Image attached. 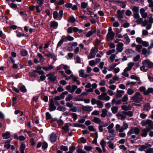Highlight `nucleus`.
Returning <instances> with one entry per match:
<instances>
[{
  "instance_id": "1",
  "label": "nucleus",
  "mask_w": 153,
  "mask_h": 153,
  "mask_svg": "<svg viewBox=\"0 0 153 153\" xmlns=\"http://www.w3.org/2000/svg\"><path fill=\"white\" fill-rule=\"evenodd\" d=\"M114 35L115 33L112 31V27H109L106 35V41L108 42L112 41L114 39Z\"/></svg>"
},
{
  "instance_id": "2",
  "label": "nucleus",
  "mask_w": 153,
  "mask_h": 153,
  "mask_svg": "<svg viewBox=\"0 0 153 153\" xmlns=\"http://www.w3.org/2000/svg\"><path fill=\"white\" fill-rule=\"evenodd\" d=\"M143 99L142 95L139 92H136L132 97L131 100L135 103L140 102Z\"/></svg>"
},
{
  "instance_id": "3",
  "label": "nucleus",
  "mask_w": 153,
  "mask_h": 153,
  "mask_svg": "<svg viewBox=\"0 0 153 153\" xmlns=\"http://www.w3.org/2000/svg\"><path fill=\"white\" fill-rule=\"evenodd\" d=\"M63 13V12L62 10H61L59 11V14L57 12L54 11L53 13V18L58 20H61L62 17Z\"/></svg>"
},
{
  "instance_id": "4",
  "label": "nucleus",
  "mask_w": 153,
  "mask_h": 153,
  "mask_svg": "<svg viewBox=\"0 0 153 153\" xmlns=\"http://www.w3.org/2000/svg\"><path fill=\"white\" fill-rule=\"evenodd\" d=\"M140 132V129L137 127H132L128 132V134L131 135L133 134H138Z\"/></svg>"
},
{
  "instance_id": "5",
  "label": "nucleus",
  "mask_w": 153,
  "mask_h": 153,
  "mask_svg": "<svg viewBox=\"0 0 153 153\" xmlns=\"http://www.w3.org/2000/svg\"><path fill=\"white\" fill-rule=\"evenodd\" d=\"M139 90L140 91L143 92L144 95H148L149 93L153 92V88H150L147 90H146V88L145 87H140Z\"/></svg>"
},
{
  "instance_id": "6",
  "label": "nucleus",
  "mask_w": 153,
  "mask_h": 153,
  "mask_svg": "<svg viewBox=\"0 0 153 153\" xmlns=\"http://www.w3.org/2000/svg\"><path fill=\"white\" fill-rule=\"evenodd\" d=\"M97 51V49L96 48H92L91 50L89 55L88 56V59H90L94 58Z\"/></svg>"
},
{
  "instance_id": "7",
  "label": "nucleus",
  "mask_w": 153,
  "mask_h": 153,
  "mask_svg": "<svg viewBox=\"0 0 153 153\" xmlns=\"http://www.w3.org/2000/svg\"><path fill=\"white\" fill-rule=\"evenodd\" d=\"M107 93H106L105 94L104 93H102L100 95L98 96V98L100 100L108 101L110 99V97L109 96H107Z\"/></svg>"
},
{
  "instance_id": "8",
  "label": "nucleus",
  "mask_w": 153,
  "mask_h": 153,
  "mask_svg": "<svg viewBox=\"0 0 153 153\" xmlns=\"http://www.w3.org/2000/svg\"><path fill=\"white\" fill-rule=\"evenodd\" d=\"M46 76L48 77V79L52 82H55L57 79L56 77L55 76L54 72L47 74Z\"/></svg>"
},
{
  "instance_id": "9",
  "label": "nucleus",
  "mask_w": 153,
  "mask_h": 153,
  "mask_svg": "<svg viewBox=\"0 0 153 153\" xmlns=\"http://www.w3.org/2000/svg\"><path fill=\"white\" fill-rule=\"evenodd\" d=\"M142 64L144 65L147 66V68H151L153 67V63L150 61L148 59L143 60Z\"/></svg>"
},
{
  "instance_id": "10",
  "label": "nucleus",
  "mask_w": 153,
  "mask_h": 153,
  "mask_svg": "<svg viewBox=\"0 0 153 153\" xmlns=\"http://www.w3.org/2000/svg\"><path fill=\"white\" fill-rule=\"evenodd\" d=\"M124 10H118L117 12V14L115 15V16L118 19H122L123 18V15L125 13Z\"/></svg>"
},
{
  "instance_id": "11",
  "label": "nucleus",
  "mask_w": 153,
  "mask_h": 153,
  "mask_svg": "<svg viewBox=\"0 0 153 153\" xmlns=\"http://www.w3.org/2000/svg\"><path fill=\"white\" fill-rule=\"evenodd\" d=\"M117 116L119 119H120L122 121L124 120L126 117L124 111L117 113Z\"/></svg>"
},
{
  "instance_id": "12",
  "label": "nucleus",
  "mask_w": 153,
  "mask_h": 153,
  "mask_svg": "<svg viewBox=\"0 0 153 153\" xmlns=\"http://www.w3.org/2000/svg\"><path fill=\"white\" fill-rule=\"evenodd\" d=\"M49 110L50 111H52L55 110L56 109V107L53 103V100H51L49 104Z\"/></svg>"
},
{
  "instance_id": "13",
  "label": "nucleus",
  "mask_w": 153,
  "mask_h": 153,
  "mask_svg": "<svg viewBox=\"0 0 153 153\" xmlns=\"http://www.w3.org/2000/svg\"><path fill=\"white\" fill-rule=\"evenodd\" d=\"M79 76L80 77H82L83 78H85L90 76L88 74H85V71L83 70H80L79 71Z\"/></svg>"
},
{
  "instance_id": "14",
  "label": "nucleus",
  "mask_w": 153,
  "mask_h": 153,
  "mask_svg": "<svg viewBox=\"0 0 153 153\" xmlns=\"http://www.w3.org/2000/svg\"><path fill=\"white\" fill-rule=\"evenodd\" d=\"M49 140L52 143L55 142L57 139V136L54 133H52L49 136Z\"/></svg>"
},
{
  "instance_id": "15",
  "label": "nucleus",
  "mask_w": 153,
  "mask_h": 153,
  "mask_svg": "<svg viewBox=\"0 0 153 153\" xmlns=\"http://www.w3.org/2000/svg\"><path fill=\"white\" fill-rule=\"evenodd\" d=\"M151 146L152 145L151 144L148 143H147L145 145H143L140 146L138 148V150L139 151H143L144 150V149H147L149 147H151Z\"/></svg>"
},
{
  "instance_id": "16",
  "label": "nucleus",
  "mask_w": 153,
  "mask_h": 153,
  "mask_svg": "<svg viewBox=\"0 0 153 153\" xmlns=\"http://www.w3.org/2000/svg\"><path fill=\"white\" fill-rule=\"evenodd\" d=\"M68 78H70V79H71L72 78L73 81L75 82L78 85H79L80 84V82L79 81L77 80L78 77L74 76V75L73 74H71L70 76L68 77Z\"/></svg>"
},
{
  "instance_id": "17",
  "label": "nucleus",
  "mask_w": 153,
  "mask_h": 153,
  "mask_svg": "<svg viewBox=\"0 0 153 153\" xmlns=\"http://www.w3.org/2000/svg\"><path fill=\"white\" fill-rule=\"evenodd\" d=\"M82 108L83 110L88 112L91 111L93 109L92 106L89 105L82 106Z\"/></svg>"
},
{
  "instance_id": "18",
  "label": "nucleus",
  "mask_w": 153,
  "mask_h": 153,
  "mask_svg": "<svg viewBox=\"0 0 153 153\" xmlns=\"http://www.w3.org/2000/svg\"><path fill=\"white\" fill-rule=\"evenodd\" d=\"M114 126V124L113 123H112L107 127V128L108 130V132L109 133H114L115 131L113 128Z\"/></svg>"
},
{
  "instance_id": "19",
  "label": "nucleus",
  "mask_w": 153,
  "mask_h": 153,
  "mask_svg": "<svg viewBox=\"0 0 153 153\" xmlns=\"http://www.w3.org/2000/svg\"><path fill=\"white\" fill-rule=\"evenodd\" d=\"M123 44L122 42H119L117 44L116 50L118 52H121L123 50Z\"/></svg>"
},
{
  "instance_id": "20",
  "label": "nucleus",
  "mask_w": 153,
  "mask_h": 153,
  "mask_svg": "<svg viewBox=\"0 0 153 153\" xmlns=\"http://www.w3.org/2000/svg\"><path fill=\"white\" fill-rule=\"evenodd\" d=\"M121 108L122 110L123 111H127L131 110L132 108V107L129 104L128 105H122L121 106Z\"/></svg>"
},
{
  "instance_id": "21",
  "label": "nucleus",
  "mask_w": 153,
  "mask_h": 153,
  "mask_svg": "<svg viewBox=\"0 0 153 153\" xmlns=\"http://www.w3.org/2000/svg\"><path fill=\"white\" fill-rule=\"evenodd\" d=\"M100 144L102 147V151L103 152H105V147L106 146V142L103 139L101 140Z\"/></svg>"
},
{
  "instance_id": "22",
  "label": "nucleus",
  "mask_w": 153,
  "mask_h": 153,
  "mask_svg": "<svg viewBox=\"0 0 153 153\" xmlns=\"http://www.w3.org/2000/svg\"><path fill=\"white\" fill-rule=\"evenodd\" d=\"M147 128L149 130V129H153V121L152 120L148 119L147 123Z\"/></svg>"
},
{
  "instance_id": "23",
  "label": "nucleus",
  "mask_w": 153,
  "mask_h": 153,
  "mask_svg": "<svg viewBox=\"0 0 153 153\" xmlns=\"http://www.w3.org/2000/svg\"><path fill=\"white\" fill-rule=\"evenodd\" d=\"M149 131V130H148V128L143 129L142 130V133L141 134V136L142 137H146L148 134L147 132Z\"/></svg>"
},
{
  "instance_id": "24",
  "label": "nucleus",
  "mask_w": 153,
  "mask_h": 153,
  "mask_svg": "<svg viewBox=\"0 0 153 153\" xmlns=\"http://www.w3.org/2000/svg\"><path fill=\"white\" fill-rule=\"evenodd\" d=\"M140 12L141 16L143 18H146L147 17L148 14L147 13L145 12V10L144 8L140 9Z\"/></svg>"
},
{
  "instance_id": "25",
  "label": "nucleus",
  "mask_w": 153,
  "mask_h": 153,
  "mask_svg": "<svg viewBox=\"0 0 153 153\" xmlns=\"http://www.w3.org/2000/svg\"><path fill=\"white\" fill-rule=\"evenodd\" d=\"M111 134L109 135L107 137V139L110 141H113L114 140V137L116 136L115 133H110Z\"/></svg>"
},
{
  "instance_id": "26",
  "label": "nucleus",
  "mask_w": 153,
  "mask_h": 153,
  "mask_svg": "<svg viewBox=\"0 0 153 153\" xmlns=\"http://www.w3.org/2000/svg\"><path fill=\"white\" fill-rule=\"evenodd\" d=\"M149 23L148 24L147 26L146 27V29L148 30L151 29L152 27V24L153 23V18H150L149 20Z\"/></svg>"
},
{
  "instance_id": "27",
  "label": "nucleus",
  "mask_w": 153,
  "mask_h": 153,
  "mask_svg": "<svg viewBox=\"0 0 153 153\" xmlns=\"http://www.w3.org/2000/svg\"><path fill=\"white\" fill-rule=\"evenodd\" d=\"M63 39L65 42L68 41H71L74 40V38L69 35H67L66 36H65Z\"/></svg>"
},
{
  "instance_id": "28",
  "label": "nucleus",
  "mask_w": 153,
  "mask_h": 153,
  "mask_svg": "<svg viewBox=\"0 0 153 153\" xmlns=\"http://www.w3.org/2000/svg\"><path fill=\"white\" fill-rule=\"evenodd\" d=\"M77 87H66L67 89L70 92L72 93L74 92Z\"/></svg>"
},
{
  "instance_id": "29",
  "label": "nucleus",
  "mask_w": 153,
  "mask_h": 153,
  "mask_svg": "<svg viewBox=\"0 0 153 153\" xmlns=\"http://www.w3.org/2000/svg\"><path fill=\"white\" fill-rule=\"evenodd\" d=\"M58 25V23L55 21L51 22V27L56 29L57 28Z\"/></svg>"
},
{
  "instance_id": "30",
  "label": "nucleus",
  "mask_w": 153,
  "mask_h": 153,
  "mask_svg": "<svg viewBox=\"0 0 153 153\" xmlns=\"http://www.w3.org/2000/svg\"><path fill=\"white\" fill-rule=\"evenodd\" d=\"M93 121L94 123L99 125L101 123H102V121L101 120V119L97 117H94L93 120Z\"/></svg>"
},
{
  "instance_id": "31",
  "label": "nucleus",
  "mask_w": 153,
  "mask_h": 153,
  "mask_svg": "<svg viewBox=\"0 0 153 153\" xmlns=\"http://www.w3.org/2000/svg\"><path fill=\"white\" fill-rule=\"evenodd\" d=\"M108 112V110L106 109H103L102 111L101 116L103 118L105 117L107 115Z\"/></svg>"
},
{
  "instance_id": "32",
  "label": "nucleus",
  "mask_w": 153,
  "mask_h": 153,
  "mask_svg": "<svg viewBox=\"0 0 153 153\" xmlns=\"http://www.w3.org/2000/svg\"><path fill=\"white\" fill-rule=\"evenodd\" d=\"M65 37V36H62L61 39L58 42L57 45V48H58L60 47L61 45L62 44L63 42H65V40L64 39V37Z\"/></svg>"
},
{
  "instance_id": "33",
  "label": "nucleus",
  "mask_w": 153,
  "mask_h": 153,
  "mask_svg": "<svg viewBox=\"0 0 153 153\" xmlns=\"http://www.w3.org/2000/svg\"><path fill=\"white\" fill-rule=\"evenodd\" d=\"M123 37L126 40V45H128V44H129L130 42V39H129V37L128 36L127 34H125L123 35Z\"/></svg>"
},
{
  "instance_id": "34",
  "label": "nucleus",
  "mask_w": 153,
  "mask_h": 153,
  "mask_svg": "<svg viewBox=\"0 0 153 153\" xmlns=\"http://www.w3.org/2000/svg\"><path fill=\"white\" fill-rule=\"evenodd\" d=\"M124 92L123 91H117L116 94V97L117 98L121 97L122 96L123 94H124Z\"/></svg>"
},
{
  "instance_id": "35",
  "label": "nucleus",
  "mask_w": 153,
  "mask_h": 153,
  "mask_svg": "<svg viewBox=\"0 0 153 153\" xmlns=\"http://www.w3.org/2000/svg\"><path fill=\"white\" fill-rule=\"evenodd\" d=\"M96 31V30L95 29L91 30L87 33L86 34V36L87 37H89L94 33Z\"/></svg>"
},
{
  "instance_id": "36",
  "label": "nucleus",
  "mask_w": 153,
  "mask_h": 153,
  "mask_svg": "<svg viewBox=\"0 0 153 153\" xmlns=\"http://www.w3.org/2000/svg\"><path fill=\"white\" fill-rule=\"evenodd\" d=\"M2 136L4 139H7L10 137V133L9 132H7L3 134Z\"/></svg>"
},
{
  "instance_id": "37",
  "label": "nucleus",
  "mask_w": 153,
  "mask_h": 153,
  "mask_svg": "<svg viewBox=\"0 0 153 153\" xmlns=\"http://www.w3.org/2000/svg\"><path fill=\"white\" fill-rule=\"evenodd\" d=\"M54 67L51 65H49L48 66L43 67L42 68L45 71H48L53 69Z\"/></svg>"
},
{
  "instance_id": "38",
  "label": "nucleus",
  "mask_w": 153,
  "mask_h": 153,
  "mask_svg": "<svg viewBox=\"0 0 153 153\" xmlns=\"http://www.w3.org/2000/svg\"><path fill=\"white\" fill-rule=\"evenodd\" d=\"M121 100H116L115 98H114L112 100V103L113 104L119 105L121 104Z\"/></svg>"
},
{
  "instance_id": "39",
  "label": "nucleus",
  "mask_w": 153,
  "mask_h": 153,
  "mask_svg": "<svg viewBox=\"0 0 153 153\" xmlns=\"http://www.w3.org/2000/svg\"><path fill=\"white\" fill-rule=\"evenodd\" d=\"M124 111L126 116H128L129 117H132L133 115V112L131 111Z\"/></svg>"
},
{
  "instance_id": "40",
  "label": "nucleus",
  "mask_w": 153,
  "mask_h": 153,
  "mask_svg": "<svg viewBox=\"0 0 153 153\" xmlns=\"http://www.w3.org/2000/svg\"><path fill=\"white\" fill-rule=\"evenodd\" d=\"M10 140L4 143L5 144L4 147L7 149H9L11 147V145L10 144Z\"/></svg>"
},
{
  "instance_id": "41",
  "label": "nucleus",
  "mask_w": 153,
  "mask_h": 153,
  "mask_svg": "<svg viewBox=\"0 0 153 153\" xmlns=\"http://www.w3.org/2000/svg\"><path fill=\"white\" fill-rule=\"evenodd\" d=\"M25 148V145L24 143H22L20 146V150L21 153H25L24 150Z\"/></svg>"
},
{
  "instance_id": "42",
  "label": "nucleus",
  "mask_w": 153,
  "mask_h": 153,
  "mask_svg": "<svg viewBox=\"0 0 153 153\" xmlns=\"http://www.w3.org/2000/svg\"><path fill=\"white\" fill-rule=\"evenodd\" d=\"M96 104L97 105V107L99 108H102L104 106L102 102L99 100L97 101Z\"/></svg>"
},
{
  "instance_id": "43",
  "label": "nucleus",
  "mask_w": 153,
  "mask_h": 153,
  "mask_svg": "<svg viewBox=\"0 0 153 153\" xmlns=\"http://www.w3.org/2000/svg\"><path fill=\"white\" fill-rule=\"evenodd\" d=\"M139 8L138 7L134 6L131 8V10L133 12V13H139Z\"/></svg>"
},
{
  "instance_id": "44",
  "label": "nucleus",
  "mask_w": 153,
  "mask_h": 153,
  "mask_svg": "<svg viewBox=\"0 0 153 153\" xmlns=\"http://www.w3.org/2000/svg\"><path fill=\"white\" fill-rule=\"evenodd\" d=\"M142 48V46L140 45H137L136 47L135 50L138 53H140Z\"/></svg>"
},
{
  "instance_id": "45",
  "label": "nucleus",
  "mask_w": 153,
  "mask_h": 153,
  "mask_svg": "<svg viewBox=\"0 0 153 153\" xmlns=\"http://www.w3.org/2000/svg\"><path fill=\"white\" fill-rule=\"evenodd\" d=\"M142 53L145 56H147L149 54V52H148L146 48H143L142 50Z\"/></svg>"
},
{
  "instance_id": "46",
  "label": "nucleus",
  "mask_w": 153,
  "mask_h": 153,
  "mask_svg": "<svg viewBox=\"0 0 153 153\" xmlns=\"http://www.w3.org/2000/svg\"><path fill=\"white\" fill-rule=\"evenodd\" d=\"M111 110L113 114H116L117 113L118 111V108L117 107L113 106L111 108Z\"/></svg>"
},
{
  "instance_id": "47",
  "label": "nucleus",
  "mask_w": 153,
  "mask_h": 153,
  "mask_svg": "<svg viewBox=\"0 0 153 153\" xmlns=\"http://www.w3.org/2000/svg\"><path fill=\"white\" fill-rule=\"evenodd\" d=\"M59 72L61 73L62 76L63 77L65 78V79L66 80H68L70 79V78H68V75L65 74L63 71H59Z\"/></svg>"
},
{
  "instance_id": "48",
  "label": "nucleus",
  "mask_w": 153,
  "mask_h": 153,
  "mask_svg": "<svg viewBox=\"0 0 153 153\" xmlns=\"http://www.w3.org/2000/svg\"><path fill=\"white\" fill-rule=\"evenodd\" d=\"M134 92V90L131 88H128L127 91V93L129 95H131L133 94Z\"/></svg>"
},
{
  "instance_id": "49",
  "label": "nucleus",
  "mask_w": 153,
  "mask_h": 153,
  "mask_svg": "<svg viewBox=\"0 0 153 153\" xmlns=\"http://www.w3.org/2000/svg\"><path fill=\"white\" fill-rule=\"evenodd\" d=\"M146 65H144L140 67V69L141 71L146 72L147 71L148 68L147 67H146Z\"/></svg>"
},
{
  "instance_id": "50",
  "label": "nucleus",
  "mask_w": 153,
  "mask_h": 153,
  "mask_svg": "<svg viewBox=\"0 0 153 153\" xmlns=\"http://www.w3.org/2000/svg\"><path fill=\"white\" fill-rule=\"evenodd\" d=\"M150 109V104L148 103L146 104L144 106V109L145 110L148 111Z\"/></svg>"
},
{
  "instance_id": "51",
  "label": "nucleus",
  "mask_w": 153,
  "mask_h": 153,
  "mask_svg": "<svg viewBox=\"0 0 153 153\" xmlns=\"http://www.w3.org/2000/svg\"><path fill=\"white\" fill-rule=\"evenodd\" d=\"M71 114L74 121L75 122L78 118L77 115L75 113H72Z\"/></svg>"
},
{
  "instance_id": "52",
  "label": "nucleus",
  "mask_w": 153,
  "mask_h": 153,
  "mask_svg": "<svg viewBox=\"0 0 153 153\" xmlns=\"http://www.w3.org/2000/svg\"><path fill=\"white\" fill-rule=\"evenodd\" d=\"M84 149L88 152H89L92 149V148L91 146H85L84 147Z\"/></svg>"
},
{
  "instance_id": "53",
  "label": "nucleus",
  "mask_w": 153,
  "mask_h": 153,
  "mask_svg": "<svg viewBox=\"0 0 153 153\" xmlns=\"http://www.w3.org/2000/svg\"><path fill=\"white\" fill-rule=\"evenodd\" d=\"M88 127L89 130L91 131H95L96 130L94 126H89Z\"/></svg>"
},
{
  "instance_id": "54",
  "label": "nucleus",
  "mask_w": 153,
  "mask_h": 153,
  "mask_svg": "<svg viewBox=\"0 0 153 153\" xmlns=\"http://www.w3.org/2000/svg\"><path fill=\"white\" fill-rule=\"evenodd\" d=\"M146 153H153V148L149 147L146 150H145Z\"/></svg>"
},
{
  "instance_id": "55",
  "label": "nucleus",
  "mask_w": 153,
  "mask_h": 153,
  "mask_svg": "<svg viewBox=\"0 0 153 153\" xmlns=\"http://www.w3.org/2000/svg\"><path fill=\"white\" fill-rule=\"evenodd\" d=\"M69 110L71 111L76 112L77 111V108L76 106L73 105L72 107Z\"/></svg>"
},
{
  "instance_id": "56",
  "label": "nucleus",
  "mask_w": 153,
  "mask_h": 153,
  "mask_svg": "<svg viewBox=\"0 0 153 153\" xmlns=\"http://www.w3.org/2000/svg\"><path fill=\"white\" fill-rule=\"evenodd\" d=\"M128 97L127 95H125L122 99V101L123 102H126L128 100Z\"/></svg>"
},
{
  "instance_id": "57",
  "label": "nucleus",
  "mask_w": 153,
  "mask_h": 153,
  "mask_svg": "<svg viewBox=\"0 0 153 153\" xmlns=\"http://www.w3.org/2000/svg\"><path fill=\"white\" fill-rule=\"evenodd\" d=\"M99 114V111L97 110H94L91 113V115L93 116H98Z\"/></svg>"
},
{
  "instance_id": "58",
  "label": "nucleus",
  "mask_w": 153,
  "mask_h": 153,
  "mask_svg": "<svg viewBox=\"0 0 153 153\" xmlns=\"http://www.w3.org/2000/svg\"><path fill=\"white\" fill-rule=\"evenodd\" d=\"M81 7L83 9H85L87 7L88 4L87 3L83 2L81 4Z\"/></svg>"
},
{
  "instance_id": "59",
  "label": "nucleus",
  "mask_w": 153,
  "mask_h": 153,
  "mask_svg": "<svg viewBox=\"0 0 153 153\" xmlns=\"http://www.w3.org/2000/svg\"><path fill=\"white\" fill-rule=\"evenodd\" d=\"M68 20L72 23H74L75 22L76 20L73 16H71L70 17Z\"/></svg>"
},
{
  "instance_id": "60",
  "label": "nucleus",
  "mask_w": 153,
  "mask_h": 153,
  "mask_svg": "<svg viewBox=\"0 0 153 153\" xmlns=\"http://www.w3.org/2000/svg\"><path fill=\"white\" fill-rule=\"evenodd\" d=\"M21 55L23 56H26L28 54L27 52V51L25 50L21 51Z\"/></svg>"
},
{
  "instance_id": "61",
  "label": "nucleus",
  "mask_w": 153,
  "mask_h": 153,
  "mask_svg": "<svg viewBox=\"0 0 153 153\" xmlns=\"http://www.w3.org/2000/svg\"><path fill=\"white\" fill-rule=\"evenodd\" d=\"M57 110L60 111H65L66 110L65 108L60 106L57 108Z\"/></svg>"
},
{
  "instance_id": "62",
  "label": "nucleus",
  "mask_w": 153,
  "mask_h": 153,
  "mask_svg": "<svg viewBox=\"0 0 153 153\" xmlns=\"http://www.w3.org/2000/svg\"><path fill=\"white\" fill-rule=\"evenodd\" d=\"M130 78L131 79H135L136 80H139L140 78L137 76L136 75H132L130 76Z\"/></svg>"
},
{
  "instance_id": "63",
  "label": "nucleus",
  "mask_w": 153,
  "mask_h": 153,
  "mask_svg": "<svg viewBox=\"0 0 153 153\" xmlns=\"http://www.w3.org/2000/svg\"><path fill=\"white\" fill-rule=\"evenodd\" d=\"M136 41L138 44H141L143 41L141 38L139 37L136 38Z\"/></svg>"
},
{
  "instance_id": "64",
  "label": "nucleus",
  "mask_w": 153,
  "mask_h": 153,
  "mask_svg": "<svg viewBox=\"0 0 153 153\" xmlns=\"http://www.w3.org/2000/svg\"><path fill=\"white\" fill-rule=\"evenodd\" d=\"M73 56V54L71 53H68V55L67 57V59H71L72 58Z\"/></svg>"
}]
</instances>
